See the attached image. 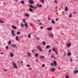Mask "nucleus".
Returning a JSON list of instances; mask_svg holds the SVG:
<instances>
[{"instance_id":"f257e3e1","label":"nucleus","mask_w":78,"mask_h":78,"mask_svg":"<svg viewBox=\"0 0 78 78\" xmlns=\"http://www.w3.org/2000/svg\"><path fill=\"white\" fill-rule=\"evenodd\" d=\"M37 49H38V50H39V51H42V52H43V51H44L42 49V48L40 46H37Z\"/></svg>"},{"instance_id":"f03ea898","label":"nucleus","mask_w":78,"mask_h":78,"mask_svg":"<svg viewBox=\"0 0 78 78\" xmlns=\"http://www.w3.org/2000/svg\"><path fill=\"white\" fill-rule=\"evenodd\" d=\"M12 66L14 68H15V69H17V66L16 64L14 62H13Z\"/></svg>"},{"instance_id":"7ed1b4c3","label":"nucleus","mask_w":78,"mask_h":78,"mask_svg":"<svg viewBox=\"0 0 78 78\" xmlns=\"http://www.w3.org/2000/svg\"><path fill=\"white\" fill-rule=\"evenodd\" d=\"M48 36L49 37H51V38H53L54 37L53 34L51 33H50Z\"/></svg>"},{"instance_id":"20e7f679","label":"nucleus","mask_w":78,"mask_h":78,"mask_svg":"<svg viewBox=\"0 0 78 78\" xmlns=\"http://www.w3.org/2000/svg\"><path fill=\"white\" fill-rule=\"evenodd\" d=\"M11 32L12 33V36H15V34H14V30H11Z\"/></svg>"},{"instance_id":"39448f33","label":"nucleus","mask_w":78,"mask_h":78,"mask_svg":"<svg viewBox=\"0 0 78 78\" xmlns=\"http://www.w3.org/2000/svg\"><path fill=\"white\" fill-rule=\"evenodd\" d=\"M71 45V43H66V46L67 47H70V46Z\"/></svg>"},{"instance_id":"423d86ee","label":"nucleus","mask_w":78,"mask_h":78,"mask_svg":"<svg viewBox=\"0 0 78 78\" xmlns=\"http://www.w3.org/2000/svg\"><path fill=\"white\" fill-rule=\"evenodd\" d=\"M11 46H12V47H13L14 48H17V46L14 44H12L11 45Z\"/></svg>"},{"instance_id":"0eeeda50","label":"nucleus","mask_w":78,"mask_h":78,"mask_svg":"<svg viewBox=\"0 0 78 78\" xmlns=\"http://www.w3.org/2000/svg\"><path fill=\"white\" fill-rule=\"evenodd\" d=\"M29 6H30V8H34L35 9H36V8H37V7H34V6H33L32 5H30Z\"/></svg>"},{"instance_id":"6e6552de","label":"nucleus","mask_w":78,"mask_h":78,"mask_svg":"<svg viewBox=\"0 0 78 78\" xmlns=\"http://www.w3.org/2000/svg\"><path fill=\"white\" fill-rule=\"evenodd\" d=\"M24 25L25 26V27H26V28H28V24L26 23L24 24Z\"/></svg>"},{"instance_id":"1a4fd4ad","label":"nucleus","mask_w":78,"mask_h":78,"mask_svg":"<svg viewBox=\"0 0 78 78\" xmlns=\"http://www.w3.org/2000/svg\"><path fill=\"white\" fill-rule=\"evenodd\" d=\"M29 3L30 4H33V3H34V2L31 0H30L29 1Z\"/></svg>"},{"instance_id":"9d476101","label":"nucleus","mask_w":78,"mask_h":78,"mask_svg":"<svg viewBox=\"0 0 78 78\" xmlns=\"http://www.w3.org/2000/svg\"><path fill=\"white\" fill-rule=\"evenodd\" d=\"M14 53H11L10 54V56L11 57H12L13 56H14Z\"/></svg>"},{"instance_id":"9b49d317","label":"nucleus","mask_w":78,"mask_h":78,"mask_svg":"<svg viewBox=\"0 0 78 78\" xmlns=\"http://www.w3.org/2000/svg\"><path fill=\"white\" fill-rule=\"evenodd\" d=\"M50 46L49 45H47V46L46 48H47V49H50Z\"/></svg>"},{"instance_id":"f8f14e48","label":"nucleus","mask_w":78,"mask_h":78,"mask_svg":"<svg viewBox=\"0 0 78 78\" xmlns=\"http://www.w3.org/2000/svg\"><path fill=\"white\" fill-rule=\"evenodd\" d=\"M27 56L30 57V56H31V54L30 53H27Z\"/></svg>"},{"instance_id":"ddd939ff","label":"nucleus","mask_w":78,"mask_h":78,"mask_svg":"<svg viewBox=\"0 0 78 78\" xmlns=\"http://www.w3.org/2000/svg\"><path fill=\"white\" fill-rule=\"evenodd\" d=\"M12 28H13V29H15V30H16V29H17V28L16 27L14 26V25H12Z\"/></svg>"},{"instance_id":"4468645a","label":"nucleus","mask_w":78,"mask_h":78,"mask_svg":"<svg viewBox=\"0 0 78 78\" xmlns=\"http://www.w3.org/2000/svg\"><path fill=\"white\" fill-rule=\"evenodd\" d=\"M47 30H49V31H51V30H52V28L50 27V28L48 27L47 28Z\"/></svg>"},{"instance_id":"2eb2a0df","label":"nucleus","mask_w":78,"mask_h":78,"mask_svg":"<svg viewBox=\"0 0 78 78\" xmlns=\"http://www.w3.org/2000/svg\"><path fill=\"white\" fill-rule=\"evenodd\" d=\"M52 50L54 51H56V49L55 48H53Z\"/></svg>"},{"instance_id":"dca6fc26","label":"nucleus","mask_w":78,"mask_h":78,"mask_svg":"<svg viewBox=\"0 0 78 78\" xmlns=\"http://www.w3.org/2000/svg\"><path fill=\"white\" fill-rule=\"evenodd\" d=\"M53 20H51V23H53V24H55V21H53Z\"/></svg>"},{"instance_id":"f3484780","label":"nucleus","mask_w":78,"mask_h":78,"mask_svg":"<svg viewBox=\"0 0 78 78\" xmlns=\"http://www.w3.org/2000/svg\"><path fill=\"white\" fill-rule=\"evenodd\" d=\"M21 4H22L23 5L24 4V3H25V2L23 0L22 1V2H21Z\"/></svg>"},{"instance_id":"a211bd4d","label":"nucleus","mask_w":78,"mask_h":78,"mask_svg":"<svg viewBox=\"0 0 78 78\" xmlns=\"http://www.w3.org/2000/svg\"><path fill=\"white\" fill-rule=\"evenodd\" d=\"M78 73V70L75 71L74 72V73H75V74L77 73Z\"/></svg>"},{"instance_id":"6ab92c4d","label":"nucleus","mask_w":78,"mask_h":78,"mask_svg":"<svg viewBox=\"0 0 78 78\" xmlns=\"http://www.w3.org/2000/svg\"><path fill=\"white\" fill-rule=\"evenodd\" d=\"M71 55V53L70 52L68 53L67 54V55L69 56H70Z\"/></svg>"},{"instance_id":"aec40b11","label":"nucleus","mask_w":78,"mask_h":78,"mask_svg":"<svg viewBox=\"0 0 78 78\" xmlns=\"http://www.w3.org/2000/svg\"><path fill=\"white\" fill-rule=\"evenodd\" d=\"M51 71H52V72H55V69H54L53 68L52 69Z\"/></svg>"},{"instance_id":"412c9836","label":"nucleus","mask_w":78,"mask_h":78,"mask_svg":"<svg viewBox=\"0 0 78 78\" xmlns=\"http://www.w3.org/2000/svg\"><path fill=\"white\" fill-rule=\"evenodd\" d=\"M54 66H56L57 65V63H56V62H54Z\"/></svg>"},{"instance_id":"4be33fe9","label":"nucleus","mask_w":78,"mask_h":78,"mask_svg":"<svg viewBox=\"0 0 78 78\" xmlns=\"http://www.w3.org/2000/svg\"><path fill=\"white\" fill-rule=\"evenodd\" d=\"M67 10H68V8H67V7H66L65 11H66V12H67Z\"/></svg>"},{"instance_id":"5701e85b","label":"nucleus","mask_w":78,"mask_h":78,"mask_svg":"<svg viewBox=\"0 0 78 78\" xmlns=\"http://www.w3.org/2000/svg\"><path fill=\"white\" fill-rule=\"evenodd\" d=\"M44 58V56H41L40 57V59H42L43 58Z\"/></svg>"},{"instance_id":"b1692460","label":"nucleus","mask_w":78,"mask_h":78,"mask_svg":"<svg viewBox=\"0 0 78 78\" xmlns=\"http://www.w3.org/2000/svg\"><path fill=\"white\" fill-rule=\"evenodd\" d=\"M8 44H9V45H10V44H11V41H8Z\"/></svg>"},{"instance_id":"393cba45","label":"nucleus","mask_w":78,"mask_h":78,"mask_svg":"<svg viewBox=\"0 0 78 78\" xmlns=\"http://www.w3.org/2000/svg\"><path fill=\"white\" fill-rule=\"evenodd\" d=\"M16 41H19V37H16Z\"/></svg>"},{"instance_id":"a878e982","label":"nucleus","mask_w":78,"mask_h":78,"mask_svg":"<svg viewBox=\"0 0 78 78\" xmlns=\"http://www.w3.org/2000/svg\"><path fill=\"white\" fill-rule=\"evenodd\" d=\"M36 38L37 40H38V41H39V40H40V38H39V37H37Z\"/></svg>"},{"instance_id":"bb28decb","label":"nucleus","mask_w":78,"mask_h":78,"mask_svg":"<svg viewBox=\"0 0 78 78\" xmlns=\"http://www.w3.org/2000/svg\"><path fill=\"white\" fill-rule=\"evenodd\" d=\"M55 52V54L57 55H58V52L57 51H56Z\"/></svg>"},{"instance_id":"cd10ccee","label":"nucleus","mask_w":78,"mask_h":78,"mask_svg":"<svg viewBox=\"0 0 78 78\" xmlns=\"http://www.w3.org/2000/svg\"><path fill=\"white\" fill-rule=\"evenodd\" d=\"M72 17V13H70V14L69 16V17Z\"/></svg>"},{"instance_id":"c85d7f7f","label":"nucleus","mask_w":78,"mask_h":78,"mask_svg":"<svg viewBox=\"0 0 78 78\" xmlns=\"http://www.w3.org/2000/svg\"><path fill=\"white\" fill-rule=\"evenodd\" d=\"M43 44L44 45H45V42L44 41H43Z\"/></svg>"},{"instance_id":"c756f323","label":"nucleus","mask_w":78,"mask_h":78,"mask_svg":"<svg viewBox=\"0 0 78 78\" xmlns=\"http://www.w3.org/2000/svg\"><path fill=\"white\" fill-rule=\"evenodd\" d=\"M72 62V59L70 58V62Z\"/></svg>"},{"instance_id":"7c9ffc66","label":"nucleus","mask_w":78,"mask_h":78,"mask_svg":"<svg viewBox=\"0 0 78 78\" xmlns=\"http://www.w3.org/2000/svg\"><path fill=\"white\" fill-rule=\"evenodd\" d=\"M41 2V3H43L44 2V0H41L40 1Z\"/></svg>"},{"instance_id":"2f4dec72","label":"nucleus","mask_w":78,"mask_h":78,"mask_svg":"<svg viewBox=\"0 0 78 78\" xmlns=\"http://www.w3.org/2000/svg\"><path fill=\"white\" fill-rule=\"evenodd\" d=\"M20 33L19 32V31H18L17 32V34H20Z\"/></svg>"},{"instance_id":"473e14b6","label":"nucleus","mask_w":78,"mask_h":78,"mask_svg":"<svg viewBox=\"0 0 78 78\" xmlns=\"http://www.w3.org/2000/svg\"><path fill=\"white\" fill-rule=\"evenodd\" d=\"M29 11H33V10H32V9H31V8H29Z\"/></svg>"},{"instance_id":"72a5a7b5","label":"nucleus","mask_w":78,"mask_h":78,"mask_svg":"<svg viewBox=\"0 0 78 78\" xmlns=\"http://www.w3.org/2000/svg\"><path fill=\"white\" fill-rule=\"evenodd\" d=\"M35 56H36V57H37L38 56V54H35Z\"/></svg>"},{"instance_id":"f704fd0d","label":"nucleus","mask_w":78,"mask_h":78,"mask_svg":"<svg viewBox=\"0 0 78 78\" xmlns=\"http://www.w3.org/2000/svg\"><path fill=\"white\" fill-rule=\"evenodd\" d=\"M0 22L1 23H4V22L2 21V20H0Z\"/></svg>"},{"instance_id":"c9c22d12","label":"nucleus","mask_w":78,"mask_h":78,"mask_svg":"<svg viewBox=\"0 0 78 78\" xmlns=\"http://www.w3.org/2000/svg\"><path fill=\"white\" fill-rule=\"evenodd\" d=\"M35 51V50H33L32 51V52L33 53H34V51Z\"/></svg>"},{"instance_id":"e433bc0d","label":"nucleus","mask_w":78,"mask_h":78,"mask_svg":"<svg viewBox=\"0 0 78 78\" xmlns=\"http://www.w3.org/2000/svg\"><path fill=\"white\" fill-rule=\"evenodd\" d=\"M6 48V50H8V46H6L5 47Z\"/></svg>"},{"instance_id":"4c0bfd02","label":"nucleus","mask_w":78,"mask_h":78,"mask_svg":"<svg viewBox=\"0 0 78 78\" xmlns=\"http://www.w3.org/2000/svg\"><path fill=\"white\" fill-rule=\"evenodd\" d=\"M21 27H24V26H23V24L22 23L21 24Z\"/></svg>"},{"instance_id":"58836bf2","label":"nucleus","mask_w":78,"mask_h":78,"mask_svg":"<svg viewBox=\"0 0 78 78\" xmlns=\"http://www.w3.org/2000/svg\"><path fill=\"white\" fill-rule=\"evenodd\" d=\"M66 78H70L69 77V76H66Z\"/></svg>"},{"instance_id":"ea45409f","label":"nucleus","mask_w":78,"mask_h":78,"mask_svg":"<svg viewBox=\"0 0 78 78\" xmlns=\"http://www.w3.org/2000/svg\"><path fill=\"white\" fill-rule=\"evenodd\" d=\"M51 66H53V65H54L53 64V63H51Z\"/></svg>"},{"instance_id":"a19ab883","label":"nucleus","mask_w":78,"mask_h":78,"mask_svg":"<svg viewBox=\"0 0 78 78\" xmlns=\"http://www.w3.org/2000/svg\"><path fill=\"white\" fill-rule=\"evenodd\" d=\"M42 67H45V65H44V64H43L42 65Z\"/></svg>"},{"instance_id":"79ce46f5","label":"nucleus","mask_w":78,"mask_h":78,"mask_svg":"<svg viewBox=\"0 0 78 78\" xmlns=\"http://www.w3.org/2000/svg\"><path fill=\"white\" fill-rule=\"evenodd\" d=\"M25 15L26 16H29V15H28V14H26Z\"/></svg>"},{"instance_id":"37998d69","label":"nucleus","mask_w":78,"mask_h":78,"mask_svg":"<svg viewBox=\"0 0 78 78\" xmlns=\"http://www.w3.org/2000/svg\"><path fill=\"white\" fill-rule=\"evenodd\" d=\"M49 51V52H51V49H49V51Z\"/></svg>"},{"instance_id":"c03bdc74","label":"nucleus","mask_w":78,"mask_h":78,"mask_svg":"<svg viewBox=\"0 0 78 78\" xmlns=\"http://www.w3.org/2000/svg\"><path fill=\"white\" fill-rule=\"evenodd\" d=\"M39 4H37V7H39Z\"/></svg>"},{"instance_id":"a18cd8bd","label":"nucleus","mask_w":78,"mask_h":78,"mask_svg":"<svg viewBox=\"0 0 78 78\" xmlns=\"http://www.w3.org/2000/svg\"><path fill=\"white\" fill-rule=\"evenodd\" d=\"M28 37H30V35L29 34L28 36Z\"/></svg>"},{"instance_id":"49530a36","label":"nucleus","mask_w":78,"mask_h":78,"mask_svg":"<svg viewBox=\"0 0 78 78\" xmlns=\"http://www.w3.org/2000/svg\"><path fill=\"white\" fill-rule=\"evenodd\" d=\"M38 7H42V5H39Z\"/></svg>"},{"instance_id":"de8ad7c7","label":"nucleus","mask_w":78,"mask_h":78,"mask_svg":"<svg viewBox=\"0 0 78 78\" xmlns=\"http://www.w3.org/2000/svg\"><path fill=\"white\" fill-rule=\"evenodd\" d=\"M59 20V19H58V18H56V21H58V20Z\"/></svg>"},{"instance_id":"09e8293b","label":"nucleus","mask_w":78,"mask_h":78,"mask_svg":"<svg viewBox=\"0 0 78 78\" xmlns=\"http://www.w3.org/2000/svg\"><path fill=\"white\" fill-rule=\"evenodd\" d=\"M4 71H5V72H7V70H5V69H4Z\"/></svg>"},{"instance_id":"8fccbe9b","label":"nucleus","mask_w":78,"mask_h":78,"mask_svg":"<svg viewBox=\"0 0 78 78\" xmlns=\"http://www.w3.org/2000/svg\"><path fill=\"white\" fill-rule=\"evenodd\" d=\"M41 29H43V27L42 26H41Z\"/></svg>"},{"instance_id":"3c124183","label":"nucleus","mask_w":78,"mask_h":78,"mask_svg":"<svg viewBox=\"0 0 78 78\" xmlns=\"http://www.w3.org/2000/svg\"><path fill=\"white\" fill-rule=\"evenodd\" d=\"M55 3H57V1H55Z\"/></svg>"},{"instance_id":"603ef678","label":"nucleus","mask_w":78,"mask_h":78,"mask_svg":"<svg viewBox=\"0 0 78 78\" xmlns=\"http://www.w3.org/2000/svg\"><path fill=\"white\" fill-rule=\"evenodd\" d=\"M51 58H55V56H51Z\"/></svg>"},{"instance_id":"864d4df0","label":"nucleus","mask_w":78,"mask_h":78,"mask_svg":"<svg viewBox=\"0 0 78 78\" xmlns=\"http://www.w3.org/2000/svg\"><path fill=\"white\" fill-rule=\"evenodd\" d=\"M37 61H38L37 59H36V62H37Z\"/></svg>"},{"instance_id":"5fc2aeb1","label":"nucleus","mask_w":78,"mask_h":78,"mask_svg":"<svg viewBox=\"0 0 78 78\" xmlns=\"http://www.w3.org/2000/svg\"><path fill=\"white\" fill-rule=\"evenodd\" d=\"M20 62H21V63H23V61H21Z\"/></svg>"},{"instance_id":"6e6d98bb","label":"nucleus","mask_w":78,"mask_h":78,"mask_svg":"<svg viewBox=\"0 0 78 78\" xmlns=\"http://www.w3.org/2000/svg\"><path fill=\"white\" fill-rule=\"evenodd\" d=\"M27 67H30V65H27Z\"/></svg>"},{"instance_id":"4d7b16f0","label":"nucleus","mask_w":78,"mask_h":78,"mask_svg":"<svg viewBox=\"0 0 78 78\" xmlns=\"http://www.w3.org/2000/svg\"><path fill=\"white\" fill-rule=\"evenodd\" d=\"M48 20H50V18H48Z\"/></svg>"},{"instance_id":"13d9d810","label":"nucleus","mask_w":78,"mask_h":78,"mask_svg":"<svg viewBox=\"0 0 78 78\" xmlns=\"http://www.w3.org/2000/svg\"><path fill=\"white\" fill-rule=\"evenodd\" d=\"M30 25H31V26H33V24L31 23L30 24Z\"/></svg>"},{"instance_id":"bf43d9fd","label":"nucleus","mask_w":78,"mask_h":78,"mask_svg":"<svg viewBox=\"0 0 78 78\" xmlns=\"http://www.w3.org/2000/svg\"><path fill=\"white\" fill-rule=\"evenodd\" d=\"M23 22H24V23H26V22H25V21H23Z\"/></svg>"},{"instance_id":"052dcab7","label":"nucleus","mask_w":78,"mask_h":78,"mask_svg":"<svg viewBox=\"0 0 78 78\" xmlns=\"http://www.w3.org/2000/svg\"><path fill=\"white\" fill-rule=\"evenodd\" d=\"M1 55H3V53L2 52L1 53Z\"/></svg>"},{"instance_id":"680f3d73","label":"nucleus","mask_w":78,"mask_h":78,"mask_svg":"<svg viewBox=\"0 0 78 78\" xmlns=\"http://www.w3.org/2000/svg\"><path fill=\"white\" fill-rule=\"evenodd\" d=\"M39 25H41V24H39Z\"/></svg>"},{"instance_id":"e2e57ef3","label":"nucleus","mask_w":78,"mask_h":78,"mask_svg":"<svg viewBox=\"0 0 78 78\" xmlns=\"http://www.w3.org/2000/svg\"><path fill=\"white\" fill-rule=\"evenodd\" d=\"M58 69L59 70H60V68H59V67H58Z\"/></svg>"},{"instance_id":"0e129e2a","label":"nucleus","mask_w":78,"mask_h":78,"mask_svg":"<svg viewBox=\"0 0 78 78\" xmlns=\"http://www.w3.org/2000/svg\"><path fill=\"white\" fill-rule=\"evenodd\" d=\"M23 20H25V19H24Z\"/></svg>"},{"instance_id":"69168bd1","label":"nucleus","mask_w":78,"mask_h":78,"mask_svg":"<svg viewBox=\"0 0 78 78\" xmlns=\"http://www.w3.org/2000/svg\"><path fill=\"white\" fill-rule=\"evenodd\" d=\"M38 22H40V20H38Z\"/></svg>"},{"instance_id":"338daca9","label":"nucleus","mask_w":78,"mask_h":78,"mask_svg":"<svg viewBox=\"0 0 78 78\" xmlns=\"http://www.w3.org/2000/svg\"><path fill=\"white\" fill-rule=\"evenodd\" d=\"M74 14H76V12H74Z\"/></svg>"},{"instance_id":"774afa93","label":"nucleus","mask_w":78,"mask_h":78,"mask_svg":"<svg viewBox=\"0 0 78 78\" xmlns=\"http://www.w3.org/2000/svg\"><path fill=\"white\" fill-rule=\"evenodd\" d=\"M18 63H19V62H17Z\"/></svg>"}]
</instances>
